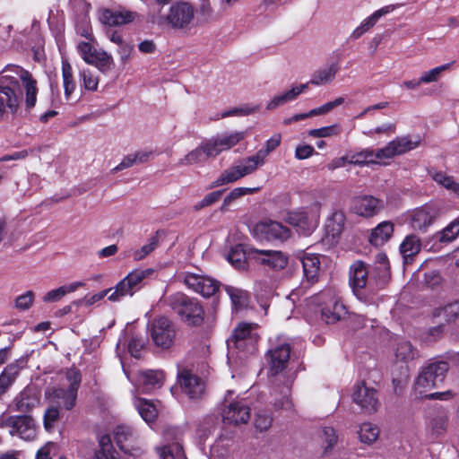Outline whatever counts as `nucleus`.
<instances>
[{"mask_svg":"<svg viewBox=\"0 0 459 459\" xmlns=\"http://www.w3.org/2000/svg\"><path fill=\"white\" fill-rule=\"evenodd\" d=\"M36 81L21 66L10 65L0 73V116L8 109L11 114L18 113L25 91L24 103L28 109L37 101Z\"/></svg>","mask_w":459,"mask_h":459,"instance_id":"1","label":"nucleus"},{"mask_svg":"<svg viewBox=\"0 0 459 459\" xmlns=\"http://www.w3.org/2000/svg\"><path fill=\"white\" fill-rule=\"evenodd\" d=\"M420 143L421 138L419 135L397 136L381 148H364L351 153L349 164L358 166L388 165L394 158L418 148Z\"/></svg>","mask_w":459,"mask_h":459,"instance_id":"2","label":"nucleus"},{"mask_svg":"<svg viewBox=\"0 0 459 459\" xmlns=\"http://www.w3.org/2000/svg\"><path fill=\"white\" fill-rule=\"evenodd\" d=\"M281 135L274 134L265 142L264 147L258 150L254 155L245 157L223 170L220 177L212 183L211 186L218 187L234 183L255 173L266 163L268 155L281 144Z\"/></svg>","mask_w":459,"mask_h":459,"instance_id":"3","label":"nucleus"},{"mask_svg":"<svg viewBox=\"0 0 459 459\" xmlns=\"http://www.w3.org/2000/svg\"><path fill=\"white\" fill-rule=\"evenodd\" d=\"M255 325L240 323L235 328L233 335L228 340V363L230 370H239L248 354L256 351L258 335L254 332Z\"/></svg>","mask_w":459,"mask_h":459,"instance_id":"4","label":"nucleus"},{"mask_svg":"<svg viewBox=\"0 0 459 459\" xmlns=\"http://www.w3.org/2000/svg\"><path fill=\"white\" fill-rule=\"evenodd\" d=\"M305 307L309 310L320 309L321 317L326 324H335L347 314L335 290L327 289L304 299Z\"/></svg>","mask_w":459,"mask_h":459,"instance_id":"5","label":"nucleus"},{"mask_svg":"<svg viewBox=\"0 0 459 459\" xmlns=\"http://www.w3.org/2000/svg\"><path fill=\"white\" fill-rule=\"evenodd\" d=\"M320 212L321 204L316 201L305 207L287 212L284 220L293 226L299 234L309 236L319 224Z\"/></svg>","mask_w":459,"mask_h":459,"instance_id":"6","label":"nucleus"},{"mask_svg":"<svg viewBox=\"0 0 459 459\" xmlns=\"http://www.w3.org/2000/svg\"><path fill=\"white\" fill-rule=\"evenodd\" d=\"M169 304L186 324L199 325L203 323L204 310L195 299L178 292L169 297Z\"/></svg>","mask_w":459,"mask_h":459,"instance_id":"7","label":"nucleus"},{"mask_svg":"<svg viewBox=\"0 0 459 459\" xmlns=\"http://www.w3.org/2000/svg\"><path fill=\"white\" fill-rule=\"evenodd\" d=\"M291 351V340L278 336L271 340L270 348L264 355L265 364L272 373H281L287 369Z\"/></svg>","mask_w":459,"mask_h":459,"instance_id":"8","label":"nucleus"},{"mask_svg":"<svg viewBox=\"0 0 459 459\" xmlns=\"http://www.w3.org/2000/svg\"><path fill=\"white\" fill-rule=\"evenodd\" d=\"M152 273V269H136L132 271L112 288V292L108 296V300L116 302L119 301L124 297H132L141 289L143 280Z\"/></svg>","mask_w":459,"mask_h":459,"instance_id":"9","label":"nucleus"},{"mask_svg":"<svg viewBox=\"0 0 459 459\" xmlns=\"http://www.w3.org/2000/svg\"><path fill=\"white\" fill-rule=\"evenodd\" d=\"M195 9L189 3L178 1L170 5L165 20L171 28L187 31L195 25Z\"/></svg>","mask_w":459,"mask_h":459,"instance_id":"10","label":"nucleus"},{"mask_svg":"<svg viewBox=\"0 0 459 459\" xmlns=\"http://www.w3.org/2000/svg\"><path fill=\"white\" fill-rule=\"evenodd\" d=\"M368 272L361 261H355L350 267V284L355 296L363 302H369L374 288L368 284Z\"/></svg>","mask_w":459,"mask_h":459,"instance_id":"11","label":"nucleus"},{"mask_svg":"<svg viewBox=\"0 0 459 459\" xmlns=\"http://www.w3.org/2000/svg\"><path fill=\"white\" fill-rule=\"evenodd\" d=\"M150 335L157 347L169 349L174 342L176 329L169 318L160 316L153 320L151 324Z\"/></svg>","mask_w":459,"mask_h":459,"instance_id":"12","label":"nucleus"},{"mask_svg":"<svg viewBox=\"0 0 459 459\" xmlns=\"http://www.w3.org/2000/svg\"><path fill=\"white\" fill-rule=\"evenodd\" d=\"M114 440L118 448L126 455L139 456L143 450L139 444L137 432L128 425H117L114 431Z\"/></svg>","mask_w":459,"mask_h":459,"instance_id":"13","label":"nucleus"},{"mask_svg":"<svg viewBox=\"0 0 459 459\" xmlns=\"http://www.w3.org/2000/svg\"><path fill=\"white\" fill-rule=\"evenodd\" d=\"M77 50L83 61L105 73L111 69L113 58L104 50L96 49L90 42L80 41Z\"/></svg>","mask_w":459,"mask_h":459,"instance_id":"14","label":"nucleus"},{"mask_svg":"<svg viewBox=\"0 0 459 459\" xmlns=\"http://www.w3.org/2000/svg\"><path fill=\"white\" fill-rule=\"evenodd\" d=\"M439 210L433 204H427L407 213V220L413 230L425 232L438 217Z\"/></svg>","mask_w":459,"mask_h":459,"instance_id":"15","label":"nucleus"},{"mask_svg":"<svg viewBox=\"0 0 459 459\" xmlns=\"http://www.w3.org/2000/svg\"><path fill=\"white\" fill-rule=\"evenodd\" d=\"M3 425L10 429L11 436H19L27 441L36 437V423L30 415H11L4 420Z\"/></svg>","mask_w":459,"mask_h":459,"instance_id":"16","label":"nucleus"},{"mask_svg":"<svg viewBox=\"0 0 459 459\" xmlns=\"http://www.w3.org/2000/svg\"><path fill=\"white\" fill-rule=\"evenodd\" d=\"M253 234L261 240L285 241L290 237L291 231L281 223L267 219L255 225Z\"/></svg>","mask_w":459,"mask_h":459,"instance_id":"17","label":"nucleus"},{"mask_svg":"<svg viewBox=\"0 0 459 459\" xmlns=\"http://www.w3.org/2000/svg\"><path fill=\"white\" fill-rule=\"evenodd\" d=\"M69 381L68 388H53L51 393H47L49 397L63 405L67 411L72 410L77 399V391L82 382V375H66Z\"/></svg>","mask_w":459,"mask_h":459,"instance_id":"18","label":"nucleus"},{"mask_svg":"<svg viewBox=\"0 0 459 459\" xmlns=\"http://www.w3.org/2000/svg\"><path fill=\"white\" fill-rule=\"evenodd\" d=\"M183 282L188 289L205 298L214 295L220 288L218 281L202 273H186Z\"/></svg>","mask_w":459,"mask_h":459,"instance_id":"19","label":"nucleus"},{"mask_svg":"<svg viewBox=\"0 0 459 459\" xmlns=\"http://www.w3.org/2000/svg\"><path fill=\"white\" fill-rule=\"evenodd\" d=\"M249 258L273 270H281L288 264V256L279 250L251 248Z\"/></svg>","mask_w":459,"mask_h":459,"instance_id":"20","label":"nucleus"},{"mask_svg":"<svg viewBox=\"0 0 459 459\" xmlns=\"http://www.w3.org/2000/svg\"><path fill=\"white\" fill-rule=\"evenodd\" d=\"M353 402L360 407L361 411L365 414L375 413L380 405L377 391L368 387L364 381L357 385L353 394Z\"/></svg>","mask_w":459,"mask_h":459,"instance_id":"21","label":"nucleus"},{"mask_svg":"<svg viewBox=\"0 0 459 459\" xmlns=\"http://www.w3.org/2000/svg\"><path fill=\"white\" fill-rule=\"evenodd\" d=\"M449 421L448 413L438 407L429 412L426 420V432L431 439H437L445 435Z\"/></svg>","mask_w":459,"mask_h":459,"instance_id":"22","label":"nucleus"},{"mask_svg":"<svg viewBox=\"0 0 459 459\" xmlns=\"http://www.w3.org/2000/svg\"><path fill=\"white\" fill-rule=\"evenodd\" d=\"M250 419V408L242 401L230 403L222 411L225 424L239 425L247 423Z\"/></svg>","mask_w":459,"mask_h":459,"instance_id":"23","label":"nucleus"},{"mask_svg":"<svg viewBox=\"0 0 459 459\" xmlns=\"http://www.w3.org/2000/svg\"><path fill=\"white\" fill-rule=\"evenodd\" d=\"M383 209V202L372 195L355 197L351 210L359 216L369 218L377 214Z\"/></svg>","mask_w":459,"mask_h":459,"instance_id":"24","label":"nucleus"},{"mask_svg":"<svg viewBox=\"0 0 459 459\" xmlns=\"http://www.w3.org/2000/svg\"><path fill=\"white\" fill-rule=\"evenodd\" d=\"M345 214L342 211H334L326 219L325 224V238L329 244L336 243L345 227Z\"/></svg>","mask_w":459,"mask_h":459,"instance_id":"25","label":"nucleus"},{"mask_svg":"<svg viewBox=\"0 0 459 459\" xmlns=\"http://www.w3.org/2000/svg\"><path fill=\"white\" fill-rule=\"evenodd\" d=\"M135 390L141 394H150L161 387L164 375H126Z\"/></svg>","mask_w":459,"mask_h":459,"instance_id":"26","label":"nucleus"},{"mask_svg":"<svg viewBox=\"0 0 459 459\" xmlns=\"http://www.w3.org/2000/svg\"><path fill=\"white\" fill-rule=\"evenodd\" d=\"M178 383L192 399L200 397L205 390V381L199 375H178Z\"/></svg>","mask_w":459,"mask_h":459,"instance_id":"27","label":"nucleus"},{"mask_svg":"<svg viewBox=\"0 0 459 459\" xmlns=\"http://www.w3.org/2000/svg\"><path fill=\"white\" fill-rule=\"evenodd\" d=\"M137 16V13L126 9L117 11L106 9L100 13V21L105 25L119 26L134 22Z\"/></svg>","mask_w":459,"mask_h":459,"instance_id":"28","label":"nucleus"},{"mask_svg":"<svg viewBox=\"0 0 459 459\" xmlns=\"http://www.w3.org/2000/svg\"><path fill=\"white\" fill-rule=\"evenodd\" d=\"M299 260L302 264L303 274L307 281L315 283L318 281L320 275V257L318 255L302 252L299 255Z\"/></svg>","mask_w":459,"mask_h":459,"instance_id":"29","label":"nucleus"},{"mask_svg":"<svg viewBox=\"0 0 459 459\" xmlns=\"http://www.w3.org/2000/svg\"><path fill=\"white\" fill-rule=\"evenodd\" d=\"M308 86L309 82L291 86L290 90L273 96V98L267 103L266 108L268 110H273L295 100L301 93L305 92L308 89Z\"/></svg>","mask_w":459,"mask_h":459,"instance_id":"30","label":"nucleus"},{"mask_svg":"<svg viewBox=\"0 0 459 459\" xmlns=\"http://www.w3.org/2000/svg\"><path fill=\"white\" fill-rule=\"evenodd\" d=\"M394 223L389 221L380 222L371 231L369 242L376 247L385 244L393 236Z\"/></svg>","mask_w":459,"mask_h":459,"instance_id":"31","label":"nucleus"},{"mask_svg":"<svg viewBox=\"0 0 459 459\" xmlns=\"http://www.w3.org/2000/svg\"><path fill=\"white\" fill-rule=\"evenodd\" d=\"M83 281H74L66 285L60 286L48 291L42 298L45 303H55L61 300L65 295L76 291L79 288L83 287Z\"/></svg>","mask_w":459,"mask_h":459,"instance_id":"32","label":"nucleus"},{"mask_svg":"<svg viewBox=\"0 0 459 459\" xmlns=\"http://www.w3.org/2000/svg\"><path fill=\"white\" fill-rule=\"evenodd\" d=\"M339 66L337 64L333 63L325 67L316 70L311 76L309 84L320 86L331 83L338 73Z\"/></svg>","mask_w":459,"mask_h":459,"instance_id":"33","label":"nucleus"},{"mask_svg":"<svg viewBox=\"0 0 459 459\" xmlns=\"http://www.w3.org/2000/svg\"><path fill=\"white\" fill-rule=\"evenodd\" d=\"M126 347L131 357L138 359L141 357L145 348V340L143 336L137 334H132L130 338L125 342L120 339L117 344V353L119 354L120 350H124Z\"/></svg>","mask_w":459,"mask_h":459,"instance_id":"34","label":"nucleus"},{"mask_svg":"<svg viewBox=\"0 0 459 459\" xmlns=\"http://www.w3.org/2000/svg\"><path fill=\"white\" fill-rule=\"evenodd\" d=\"M420 248L421 243L420 238L414 234H410L403 240L399 250L404 263H408L420 251Z\"/></svg>","mask_w":459,"mask_h":459,"instance_id":"35","label":"nucleus"},{"mask_svg":"<svg viewBox=\"0 0 459 459\" xmlns=\"http://www.w3.org/2000/svg\"><path fill=\"white\" fill-rule=\"evenodd\" d=\"M61 72L65 97L69 100L76 89V82L73 67L66 58H62Z\"/></svg>","mask_w":459,"mask_h":459,"instance_id":"36","label":"nucleus"},{"mask_svg":"<svg viewBox=\"0 0 459 459\" xmlns=\"http://www.w3.org/2000/svg\"><path fill=\"white\" fill-rule=\"evenodd\" d=\"M246 136L247 132L245 131H232L217 134L216 138L221 152H225L236 146L239 142L245 139Z\"/></svg>","mask_w":459,"mask_h":459,"instance_id":"37","label":"nucleus"},{"mask_svg":"<svg viewBox=\"0 0 459 459\" xmlns=\"http://www.w3.org/2000/svg\"><path fill=\"white\" fill-rule=\"evenodd\" d=\"M260 190L259 187L239 186L232 189L224 198L221 210H229L238 199L245 195H253Z\"/></svg>","mask_w":459,"mask_h":459,"instance_id":"38","label":"nucleus"},{"mask_svg":"<svg viewBox=\"0 0 459 459\" xmlns=\"http://www.w3.org/2000/svg\"><path fill=\"white\" fill-rule=\"evenodd\" d=\"M430 177L438 186L455 195H459V182H457L454 177L444 171H433L430 173Z\"/></svg>","mask_w":459,"mask_h":459,"instance_id":"39","label":"nucleus"},{"mask_svg":"<svg viewBox=\"0 0 459 459\" xmlns=\"http://www.w3.org/2000/svg\"><path fill=\"white\" fill-rule=\"evenodd\" d=\"M451 362L454 363L453 359L441 356L429 359L424 364L421 373H446L450 369Z\"/></svg>","mask_w":459,"mask_h":459,"instance_id":"40","label":"nucleus"},{"mask_svg":"<svg viewBox=\"0 0 459 459\" xmlns=\"http://www.w3.org/2000/svg\"><path fill=\"white\" fill-rule=\"evenodd\" d=\"M445 375H418L414 383L415 391L424 396L426 392L436 387V381L444 380Z\"/></svg>","mask_w":459,"mask_h":459,"instance_id":"41","label":"nucleus"},{"mask_svg":"<svg viewBox=\"0 0 459 459\" xmlns=\"http://www.w3.org/2000/svg\"><path fill=\"white\" fill-rule=\"evenodd\" d=\"M251 248L246 249L243 245H236L230 250L226 258L236 269H242L246 264L247 256L249 257Z\"/></svg>","mask_w":459,"mask_h":459,"instance_id":"42","label":"nucleus"},{"mask_svg":"<svg viewBox=\"0 0 459 459\" xmlns=\"http://www.w3.org/2000/svg\"><path fill=\"white\" fill-rule=\"evenodd\" d=\"M396 125L393 122H385L375 127L365 128L361 134L368 138L389 137L395 134Z\"/></svg>","mask_w":459,"mask_h":459,"instance_id":"43","label":"nucleus"},{"mask_svg":"<svg viewBox=\"0 0 459 459\" xmlns=\"http://www.w3.org/2000/svg\"><path fill=\"white\" fill-rule=\"evenodd\" d=\"M99 445L100 449L95 452L94 459H117V453L109 435H103L100 438Z\"/></svg>","mask_w":459,"mask_h":459,"instance_id":"44","label":"nucleus"},{"mask_svg":"<svg viewBox=\"0 0 459 459\" xmlns=\"http://www.w3.org/2000/svg\"><path fill=\"white\" fill-rule=\"evenodd\" d=\"M208 364L200 359H186L178 365V373H204Z\"/></svg>","mask_w":459,"mask_h":459,"instance_id":"45","label":"nucleus"},{"mask_svg":"<svg viewBox=\"0 0 459 459\" xmlns=\"http://www.w3.org/2000/svg\"><path fill=\"white\" fill-rule=\"evenodd\" d=\"M224 289L235 309L242 308L247 305L248 293L246 290L230 285L225 286Z\"/></svg>","mask_w":459,"mask_h":459,"instance_id":"46","label":"nucleus"},{"mask_svg":"<svg viewBox=\"0 0 459 459\" xmlns=\"http://www.w3.org/2000/svg\"><path fill=\"white\" fill-rule=\"evenodd\" d=\"M376 270L378 271L379 280L377 281V287H383L389 277V262L387 255L385 253H378L376 255Z\"/></svg>","mask_w":459,"mask_h":459,"instance_id":"47","label":"nucleus"},{"mask_svg":"<svg viewBox=\"0 0 459 459\" xmlns=\"http://www.w3.org/2000/svg\"><path fill=\"white\" fill-rule=\"evenodd\" d=\"M453 64L454 62L446 63L422 72L420 74V82H422L423 84L437 82L441 78L442 74L449 70Z\"/></svg>","mask_w":459,"mask_h":459,"instance_id":"48","label":"nucleus"},{"mask_svg":"<svg viewBox=\"0 0 459 459\" xmlns=\"http://www.w3.org/2000/svg\"><path fill=\"white\" fill-rule=\"evenodd\" d=\"M136 407L139 414L147 423L153 422L157 419V410L154 404L148 400L139 399Z\"/></svg>","mask_w":459,"mask_h":459,"instance_id":"49","label":"nucleus"},{"mask_svg":"<svg viewBox=\"0 0 459 459\" xmlns=\"http://www.w3.org/2000/svg\"><path fill=\"white\" fill-rule=\"evenodd\" d=\"M379 436V429L376 425L369 422L362 423L359 427V437L362 443L371 444Z\"/></svg>","mask_w":459,"mask_h":459,"instance_id":"50","label":"nucleus"},{"mask_svg":"<svg viewBox=\"0 0 459 459\" xmlns=\"http://www.w3.org/2000/svg\"><path fill=\"white\" fill-rule=\"evenodd\" d=\"M38 403L39 400L37 398L21 394V395L15 399L14 410L28 415Z\"/></svg>","mask_w":459,"mask_h":459,"instance_id":"51","label":"nucleus"},{"mask_svg":"<svg viewBox=\"0 0 459 459\" xmlns=\"http://www.w3.org/2000/svg\"><path fill=\"white\" fill-rule=\"evenodd\" d=\"M82 87L86 91H95L99 86V75L92 70L87 68L80 71Z\"/></svg>","mask_w":459,"mask_h":459,"instance_id":"52","label":"nucleus"},{"mask_svg":"<svg viewBox=\"0 0 459 459\" xmlns=\"http://www.w3.org/2000/svg\"><path fill=\"white\" fill-rule=\"evenodd\" d=\"M459 235V221H454L443 230L437 233L436 238L441 243H449Z\"/></svg>","mask_w":459,"mask_h":459,"instance_id":"53","label":"nucleus"},{"mask_svg":"<svg viewBox=\"0 0 459 459\" xmlns=\"http://www.w3.org/2000/svg\"><path fill=\"white\" fill-rule=\"evenodd\" d=\"M208 158L203 145L200 144L195 150L189 152L184 158L179 160L180 165H193L204 162Z\"/></svg>","mask_w":459,"mask_h":459,"instance_id":"54","label":"nucleus"},{"mask_svg":"<svg viewBox=\"0 0 459 459\" xmlns=\"http://www.w3.org/2000/svg\"><path fill=\"white\" fill-rule=\"evenodd\" d=\"M340 134L341 126L339 124L311 129L307 132V134L313 138H329L337 136Z\"/></svg>","mask_w":459,"mask_h":459,"instance_id":"55","label":"nucleus"},{"mask_svg":"<svg viewBox=\"0 0 459 459\" xmlns=\"http://www.w3.org/2000/svg\"><path fill=\"white\" fill-rule=\"evenodd\" d=\"M414 350L407 341H401L395 350V358L401 362L407 363L414 358Z\"/></svg>","mask_w":459,"mask_h":459,"instance_id":"56","label":"nucleus"},{"mask_svg":"<svg viewBox=\"0 0 459 459\" xmlns=\"http://www.w3.org/2000/svg\"><path fill=\"white\" fill-rule=\"evenodd\" d=\"M395 9L394 5H386L382 7L381 9L374 12L370 16L364 19L360 25L362 28H364L367 31L371 29L377 21L384 15L390 13Z\"/></svg>","mask_w":459,"mask_h":459,"instance_id":"57","label":"nucleus"},{"mask_svg":"<svg viewBox=\"0 0 459 459\" xmlns=\"http://www.w3.org/2000/svg\"><path fill=\"white\" fill-rule=\"evenodd\" d=\"M113 289H107L99 293H95L92 295H87L82 299H80L74 302L76 306H83V307H91L100 300H102L107 295H109L112 292Z\"/></svg>","mask_w":459,"mask_h":459,"instance_id":"58","label":"nucleus"},{"mask_svg":"<svg viewBox=\"0 0 459 459\" xmlns=\"http://www.w3.org/2000/svg\"><path fill=\"white\" fill-rule=\"evenodd\" d=\"M35 299V294L32 290H27L24 293L17 296L14 301L15 307L20 311L30 309Z\"/></svg>","mask_w":459,"mask_h":459,"instance_id":"59","label":"nucleus"},{"mask_svg":"<svg viewBox=\"0 0 459 459\" xmlns=\"http://www.w3.org/2000/svg\"><path fill=\"white\" fill-rule=\"evenodd\" d=\"M273 423V416L267 411H257L255 418V426L261 432L269 429Z\"/></svg>","mask_w":459,"mask_h":459,"instance_id":"60","label":"nucleus"},{"mask_svg":"<svg viewBox=\"0 0 459 459\" xmlns=\"http://www.w3.org/2000/svg\"><path fill=\"white\" fill-rule=\"evenodd\" d=\"M322 438L324 444V454H327L335 446L338 440V437L335 430L332 427H325L322 429Z\"/></svg>","mask_w":459,"mask_h":459,"instance_id":"61","label":"nucleus"},{"mask_svg":"<svg viewBox=\"0 0 459 459\" xmlns=\"http://www.w3.org/2000/svg\"><path fill=\"white\" fill-rule=\"evenodd\" d=\"M344 99L342 97L337 98L333 101L326 102L318 108L311 109L309 111V115H311L312 117L325 115L329 113L331 110H333L334 108L342 105Z\"/></svg>","mask_w":459,"mask_h":459,"instance_id":"62","label":"nucleus"},{"mask_svg":"<svg viewBox=\"0 0 459 459\" xmlns=\"http://www.w3.org/2000/svg\"><path fill=\"white\" fill-rule=\"evenodd\" d=\"M201 144L203 145L208 158H214L222 152L216 136L204 140Z\"/></svg>","mask_w":459,"mask_h":459,"instance_id":"63","label":"nucleus"},{"mask_svg":"<svg viewBox=\"0 0 459 459\" xmlns=\"http://www.w3.org/2000/svg\"><path fill=\"white\" fill-rule=\"evenodd\" d=\"M157 245V240L152 238L150 241L143 245L141 248L135 250L133 254V257L135 261H140L146 257L150 253H152Z\"/></svg>","mask_w":459,"mask_h":459,"instance_id":"64","label":"nucleus"}]
</instances>
